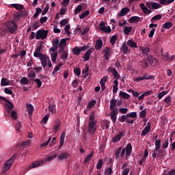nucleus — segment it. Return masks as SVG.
I'll list each match as a JSON object with an SVG mask.
<instances>
[{
  "label": "nucleus",
  "mask_w": 175,
  "mask_h": 175,
  "mask_svg": "<svg viewBox=\"0 0 175 175\" xmlns=\"http://www.w3.org/2000/svg\"><path fill=\"white\" fill-rule=\"evenodd\" d=\"M99 29L103 31V32H107V33H110V32H111V29L109 26H105V22H102L99 24Z\"/></svg>",
  "instance_id": "obj_8"
},
{
  "label": "nucleus",
  "mask_w": 175,
  "mask_h": 175,
  "mask_svg": "<svg viewBox=\"0 0 175 175\" xmlns=\"http://www.w3.org/2000/svg\"><path fill=\"white\" fill-rule=\"evenodd\" d=\"M94 51H95V49H94V47L89 49L84 55L83 59L85 61H90V57H91V55L92 53H94Z\"/></svg>",
  "instance_id": "obj_9"
},
{
  "label": "nucleus",
  "mask_w": 175,
  "mask_h": 175,
  "mask_svg": "<svg viewBox=\"0 0 175 175\" xmlns=\"http://www.w3.org/2000/svg\"><path fill=\"white\" fill-rule=\"evenodd\" d=\"M132 31V27L125 26L124 29V35H129V33Z\"/></svg>",
  "instance_id": "obj_44"
},
{
  "label": "nucleus",
  "mask_w": 175,
  "mask_h": 175,
  "mask_svg": "<svg viewBox=\"0 0 175 175\" xmlns=\"http://www.w3.org/2000/svg\"><path fill=\"white\" fill-rule=\"evenodd\" d=\"M103 53H104V57L105 59H109V57H110V48H109L108 46L106 47L103 50Z\"/></svg>",
  "instance_id": "obj_25"
},
{
  "label": "nucleus",
  "mask_w": 175,
  "mask_h": 175,
  "mask_svg": "<svg viewBox=\"0 0 175 175\" xmlns=\"http://www.w3.org/2000/svg\"><path fill=\"white\" fill-rule=\"evenodd\" d=\"M155 77L152 75H147V73H145L144 75V80H154Z\"/></svg>",
  "instance_id": "obj_45"
},
{
  "label": "nucleus",
  "mask_w": 175,
  "mask_h": 175,
  "mask_svg": "<svg viewBox=\"0 0 175 175\" xmlns=\"http://www.w3.org/2000/svg\"><path fill=\"white\" fill-rule=\"evenodd\" d=\"M126 117L129 118H137V112H131L126 113Z\"/></svg>",
  "instance_id": "obj_37"
},
{
  "label": "nucleus",
  "mask_w": 175,
  "mask_h": 175,
  "mask_svg": "<svg viewBox=\"0 0 175 175\" xmlns=\"http://www.w3.org/2000/svg\"><path fill=\"white\" fill-rule=\"evenodd\" d=\"M173 2H174V0H159V3H161V5H164L165 6L170 5V3H173Z\"/></svg>",
  "instance_id": "obj_29"
},
{
  "label": "nucleus",
  "mask_w": 175,
  "mask_h": 175,
  "mask_svg": "<svg viewBox=\"0 0 175 175\" xmlns=\"http://www.w3.org/2000/svg\"><path fill=\"white\" fill-rule=\"evenodd\" d=\"M10 114L11 118H12V120H17V112H16L15 111H11Z\"/></svg>",
  "instance_id": "obj_59"
},
{
  "label": "nucleus",
  "mask_w": 175,
  "mask_h": 175,
  "mask_svg": "<svg viewBox=\"0 0 175 175\" xmlns=\"http://www.w3.org/2000/svg\"><path fill=\"white\" fill-rule=\"evenodd\" d=\"M102 46H103V42L102 41V40H97L94 49L96 50H100V49H102Z\"/></svg>",
  "instance_id": "obj_20"
},
{
  "label": "nucleus",
  "mask_w": 175,
  "mask_h": 175,
  "mask_svg": "<svg viewBox=\"0 0 175 175\" xmlns=\"http://www.w3.org/2000/svg\"><path fill=\"white\" fill-rule=\"evenodd\" d=\"M96 103V101L95 100H92L88 104V107H89V109H92V107L95 106Z\"/></svg>",
  "instance_id": "obj_55"
},
{
  "label": "nucleus",
  "mask_w": 175,
  "mask_h": 175,
  "mask_svg": "<svg viewBox=\"0 0 175 175\" xmlns=\"http://www.w3.org/2000/svg\"><path fill=\"white\" fill-rule=\"evenodd\" d=\"M16 159V154H13L12 157L8 159L4 164L2 168V173H6L10 167H12V165H13V162H14Z\"/></svg>",
  "instance_id": "obj_3"
},
{
  "label": "nucleus",
  "mask_w": 175,
  "mask_h": 175,
  "mask_svg": "<svg viewBox=\"0 0 175 175\" xmlns=\"http://www.w3.org/2000/svg\"><path fill=\"white\" fill-rule=\"evenodd\" d=\"M33 81H34L36 84H37L38 88H40L42 87V81H40V79L36 78V79H34Z\"/></svg>",
  "instance_id": "obj_50"
},
{
  "label": "nucleus",
  "mask_w": 175,
  "mask_h": 175,
  "mask_svg": "<svg viewBox=\"0 0 175 175\" xmlns=\"http://www.w3.org/2000/svg\"><path fill=\"white\" fill-rule=\"evenodd\" d=\"M93 157H94V151L91 152V153L89 154L88 157L85 158L84 163H88V162H90V161H91Z\"/></svg>",
  "instance_id": "obj_33"
},
{
  "label": "nucleus",
  "mask_w": 175,
  "mask_h": 175,
  "mask_svg": "<svg viewBox=\"0 0 175 175\" xmlns=\"http://www.w3.org/2000/svg\"><path fill=\"white\" fill-rule=\"evenodd\" d=\"M27 77L29 79L30 81H31L35 79V77H36V73H35V71L31 70L29 72Z\"/></svg>",
  "instance_id": "obj_28"
},
{
  "label": "nucleus",
  "mask_w": 175,
  "mask_h": 175,
  "mask_svg": "<svg viewBox=\"0 0 175 175\" xmlns=\"http://www.w3.org/2000/svg\"><path fill=\"white\" fill-rule=\"evenodd\" d=\"M125 151L126 158L131 157V154H132V144H131L130 143L127 144Z\"/></svg>",
  "instance_id": "obj_13"
},
{
  "label": "nucleus",
  "mask_w": 175,
  "mask_h": 175,
  "mask_svg": "<svg viewBox=\"0 0 175 175\" xmlns=\"http://www.w3.org/2000/svg\"><path fill=\"white\" fill-rule=\"evenodd\" d=\"M96 131V120H95V114L92 113L89 118V124L88 132L90 135H94Z\"/></svg>",
  "instance_id": "obj_1"
},
{
  "label": "nucleus",
  "mask_w": 175,
  "mask_h": 175,
  "mask_svg": "<svg viewBox=\"0 0 175 175\" xmlns=\"http://www.w3.org/2000/svg\"><path fill=\"white\" fill-rule=\"evenodd\" d=\"M124 135H125V133H124V131L120 132L118 135L113 137V138L112 139L113 143H117V142H120V140H121V139Z\"/></svg>",
  "instance_id": "obj_12"
},
{
  "label": "nucleus",
  "mask_w": 175,
  "mask_h": 175,
  "mask_svg": "<svg viewBox=\"0 0 175 175\" xmlns=\"http://www.w3.org/2000/svg\"><path fill=\"white\" fill-rule=\"evenodd\" d=\"M36 58H40V60L41 61V64L43 68H46L47 66V62L50 61V57L46 56L45 55H43V53L40 54H36Z\"/></svg>",
  "instance_id": "obj_5"
},
{
  "label": "nucleus",
  "mask_w": 175,
  "mask_h": 175,
  "mask_svg": "<svg viewBox=\"0 0 175 175\" xmlns=\"http://www.w3.org/2000/svg\"><path fill=\"white\" fill-rule=\"evenodd\" d=\"M119 95L120 96H122V98H124V99H129V98H131V96L128 94V93L122 91L120 92Z\"/></svg>",
  "instance_id": "obj_34"
},
{
  "label": "nucleus",
  "mask_w": 175,
  "mask_h": 175,
  "mask_svg": "<svg viewBox=\"0 0 175 175\" xmlns=\"http://www.w3.org/2000/svg\"><path fill=\"white\" fill-rule=\"evenodd\" d=\"M81 10H83V5H78L77 7L75 10L74 14H75V15L79 14V13H80V12H81Z\"/></svg>",
  "instance_id": "obj_38"
},
{
  "label": "nucleus",
  "mask_w": 175,
  "mask_h": 175,
  "mask_svg": "<svg viewBox=\"0 0 175 175\" xmlns=\"http://www.w3.org/2000/svg\"><path fill=\"white\" fill-rule=\"evenodd\" d=\"M70 29V25H66L64 29L65 33H67V36H69L70 35V31H69Z\"/></svg>",
  "instance_id": "obj_57"
},
{
  "label": "nucleus",
  "mask_w": 175,
  "mask_h": 175,
  "mask_svg": "<svg viewBox=\"0 0 175 175\" xmlns=\"http://www.w3.org/2000/svg\"><path fill=\"white\" fill-rule=\"evenodd\" d=\"M42 49H43V44L41 42L39 46L36 49V51L33 53L34 57H36V55H38V54H42V53H40V50H42Z\"/></svg>",
  "instance_id": "obj_26"
},
{
  "label": "nucleus",
  "mask_w": 175,
  "mask_h": 175,
  "mask_svg": "<svg viewBox=\"0 0 175 175\" xmlns=\"http://www.w3.org/2000/svg\"><path fill=\"white\" fill-rule=\"evenodd\" d=\"M161 18H162V16L158 14V15H155L154 16H153L151 18V23H154V21H157L158 20H161Z\"/></svg>",
  "instance_id": "obj_49"
},
{
  "label": "nucleus",
  "mask_w": 175,
  "mask_h": 175,
  "mask_svg": "<svg viewBox=\"0 0 175 175\" xmlns=\"http://www.w3.org/2000/svg\"><path fill=\"white\" fill-rule=\"evenodd\" d=\"M102 166H103V160L100 159L97 163L96 169H98V170H100V168L102 167Z\"/></svg>",
  "instance_id": "obj_51"
},
{
  "label": "nucleus",
  "mask_w": 175,
  "mask_h": 175,
  "mask_svg": "<svg viewBox=\"0 0 175 175\" xmlns=\"http://www.w3.org/2000/svg\"><path fill=\"white\" fill-rule=\"evenodd\" d=\"M117 114H118V111H111V120L113 124L117 122Z\"/></svg>",
  "instance_id": "obj_15"
},
{
  "label": "nucleus",
  "mask_w": 175,
  "mask_h": 175,
  "mask_svg": "<svg viewBox=\"0 0 175 175\" xmlns=\"http://www.w3.org/2000/svg\"><path fill=\"white\" fill-rule=\"evenodd\" d=\"M111 72L112 73L115 79H116V80H118V79H120L121 76L120 75V74L118 73V72L116 68H111Z\"/></svg>",
  "instance_id": "obj_21"
},
{
  "label": "nucleus",
  "mask_w": 175,
  "mask_h": 175,
  "mask_svg": "<svg viewBox=\"0 0 175 175\" xmlns=\"http://www.w3.org/2000/svg\"><path fill=\"white\" fill-rule=\"evenodd\" d=\"M57 157H58V153L56 152L54 155L49 156L46 159H45V161L47 162H51V161H53V159H55Z\"/></svg>",
  "instance_id": "obj_39"
},
{
  "label": "nucleus",
  "mask_w": 175,
  "mask_h": 175,
  "mask_svg": "<svg viewBox=\"0 0 175 175\" xmlns=\"http://www.w3.org/2000/svg\"><path fill=\"white\" fill-rule=\"evenodd\" d=\"M161 8V5L158 3L153 2L152 3V9H159Z\"/></svg>",
  "instance_id": "obj_61"
},
{
  "label": "nucleus",
  "mask_w": 175,
  "mask_h": 175,
  "mask_svg": "<svg viewBox=\"0 0 175 175\" xmlns=\"http://www.w3.org/2000/svg\"><path fill=\"white\" fill-rule=\"evenodd\" d=\"M172 27H173V23H172V22H167L163 25L162 28H164V29H170Z\"/></svg>",
  "instance_id": "obj_35"
},
{
  "label": "nucleus",
  "mask_w": 175,
  "mask_h": 175,
  "mask_svg": "<svg viewBox=\"0 0 175 175\" xmlns=\"http://www.w3.org/2000/svg\"><path fill=\"white\" fill-rule=\"evenodd\" d=\"M164 175H175V169H172L171 171H168V173L164 174Z\"/></svg>",
  "instance_id": "obj_64"
},
{
  "label": "nucleus",
  "mask_w": 175,
  "mask_h": 175,
  "mask_svg": "<svg viewBox=\"0 0 175 175\" xmlns=\"http://www.w3.org/2000/svg\"><path fill=\"white\" fill-rule=\"evenodd\" d=\"M122 51L124 54H126V53H128V46H126V44L124 43L122 46Z\"/></svg>",
  "instance_id": "obj_56"
},
{
  "label": "nucleus",
  "mask_w": 175,
  "mask_h": 175,
  "mask_svg": "<svg viewBox=\"0 0 175 175\" xmlns=\"http://www.w3.org/2000/svg\"><path fill=\"white\" fill-rule=\"evenodd\" d=\"M8 29L10 33H14L17 31V25L14 21H10L8 23Z\"/></svg>",
  "instance_id": "obj_7"
},
{
  "label": "nucleus",
  "mask_w": 175,
  "mask_h": 175,
  "mask_svg": "<svg viewBox=\"0 0 175 175\" xmlns=\"http://www.w3.org/2000/svg\"><path fill=\"white\" fill-rule=\"evenodd\" d=\"M61 127V120L59 119H57L55 120V124L53 126V131L55 133L57 131L59 130V128Z\"/></svg>",
  "instance_id": "obj_14"
},
{
  "label": "nucleus",
  "mask_w": 175,
  "mask_h": 175,
  "mask_svg": "<svg viewBox=\"0 0 175 175\" xmlns=\"http://www.w3.org/2000/svg\"><path fill=\"white\" fill-rule=\"evenodd\" d=\"M150 51H151V49L149 46H144L141 49L142 54H144L146 57L148 56V53H150Z\"/></svg>",
  "instance_id": "obj_17"
},
{
  "label": "nucleus",
  "mask_w": 175,
  "mask_h": 175,
  "mask_svg": "<svg viewBox=\"0 0 175 175\" xmlns=\"http://www.w3.org/2000/svg\"><path fill=\"white\" fill-rule=\"evenodd\" d=\"M128 118V116H126V115H122V116H120V118H118V121H120V122H125V121H126V118Z\"/></svg>",
  "instance_id": "obj_52"
},
{
  "label": "nucleus",
  "mask_w": 175,
  "mask_h": 175,
  "mask_svg": "<svg viewBox=\"0 0 175 175\" xmlns=\"http://www.w3.org/2000/svg\"><path fill=\"white\" fill-rule=\"evenodd\" d=\"M40 13H42V9L40 8H37L36 10V13L33 15V17L35 18H36V17H38V16H39Z\"/></svg>",
  "instance_id": "obj_60"
},
{
  "label": "nucleus",
  "mask_w": 175,
  "mask_h": 175,
  "mask_svg": "<svg viewBox=\"0 0 175 175\" xmlns=\"http://www.w3.org/2000/svg\"><path fill=\"white\" fill-rule=\"evenodd\" d=\"M129 21L131 24H136V23H139V21H140V17L137 16H131Z\"/></svg>",
  "instance_id": "obj_16"
},
{
  "label": "nucleus",
  "mask_w": 175,
  "mask_h": 175,
  "mask_svg": "<svg viewBox=\"0 0 175 175\" xmlns=\"http://www.w3.org/2000/svg\"><path fill=\"white\" fill-rule=\"evenodd\" d=\"M52 44L53 47L49 49V51L51 53H55L58 50V47H59V40L58 38L53 40Z\"/></svg>",
  "instance_id": "obj_6"
},
{
  "label": "nucleus",
  "mask_w": 175,
  "mask_h": 175,
  "mask_svg": "<svg viewBox=\"0 0 175 175\" xmlns=\"http://www.w3.org/2000/svg\"><path fill=\"white\" fill-rule=\"evenodd\" d=\"M21 84H25L27 85V84H29V80L28 78L23 77V78L21 80Z\"/></svg>",
  "instance_id": "obj_48"
},
{
  "label": "nucleus",
  "mask_w": 175,
  "mask_h": 175,
  "mask_svg": "<svg viewBox=\"0 0 175 175\" xmlns=\"http://www.w3.org/2000/svg\"><path fill=\"white\" fill-rule=\"evenodd\" d=\"M150 131H151V128H150V126H146L144 129L142 131L141 136H146L147 133H150Z\"/></svg>",
  "instance_id": "obj_32"
},
{
  "label": "nucleus",
  "mask_w": 175,
  "mask_h": 175,
  "mask_svg": "<svg viewBox=\"0 0 175 175\" xmlns=\"http://www.w3.org/2000/svg\"><path fill=\"white\" fill-rule=\"evenodd\" d=\"M88 16H90V11L87 10L85 12H82V14L80 16L81 20H83V18H85Z\"/></svg>",
  "instance_id": "obj_46"
},
{
  "label": "nucleus",
  "mask_w": 175,
  "mask_h": 175,
  "mask_svg": "<svg viewBox=\"0 0 175 175\" xmlns=\"http://www.w3.org/2000/svg\"><path fill=\"white\" fill-rule=\"evenodd\" d=\"M113 173V167L111 166L109 169H107L105 170V174L106 175H111Z\"/></svg>",
  "instance_id": "obj_62"
},
{
  "label": "nucleus",
  "mask_w": 175,
  "mask_h": 175,
  "mask_svg": "<svg viewBox=\"0 0 175 175\" xmlns=\"http://www.w3.org/2000/svg\"><path fill=\"white\" fill-rule=\"evenodd\" d=\"M29 144H31V139H27L22 143L21 147H28Z\"/></svg>",
  "instance_id": "obj_54"
},
{
  "label": "nucleus",
  "mask_w": 175,
  "mask_h": 175,
  "mask_svg": "<svg viewBox=\"0 0 175 175\" xmlns=\"http://www.w3.org/2000/svg\"><path fill=\"white\" fill-rule=\"evenodd\" d=\"M80 47L75 46L72 49V54H74V55H80Z\"/></svg>",
  "instance_id": "obj_36"
},
{
  "label": "nucleus",
  "mask_w": 175,
  "mask_h": 175,
  "mask_svg": "<svg viewBox=\"0 0 175 175\" xmlns=\"http://www.w3.org/2000/svg\"><path fill=\"white\" fill-rule=\"evenodd\" d=\"M122 150V147H119L116 151H115V157L116 159H118L120 158V154H121V150Z\"/></svg>",
  "instance_id": "obj_43"
},
{
  "label": "nucleus",
  "mask_w": 175,
  "mask_h": 175,
  "mask_svg": "<svg viewBox=\"0 0 175 175\" xmlns=\"http://www.w3.org/2000/svg\"><path fill=\"white\" fill-rule=\"evenodd\" d=\"M11 6L16 9V10H23V9H24V5L22 4L14 3L12 4Z\"/></svg>",
  "instance_id": "obj_31"
},
{
  "label": "nucleus",
  "mask_w": 175,
  "mask_h": 175,
  "mask_svg": "<svg viewBox=\"0 0 175 175\" xmlns=\"http://www.w3.org/2000/svg\"><path fill=\"white\" fill-rule=\"evenodd\" d=\"M51 57L53 62H57V58L58 57V53L53 52V53H51Z\"/></svg>",
  "instance_id": "obj_40"
},
{
  "label": "nucleus",
  "mask_w": 175,
  "mask_h": 175,
  "mask_svg": "<svg viewBox=\"0 0 175 175\" xmlns=\"http://www.w3.org/2000/svg\"><path fill=\"white\" fill-rule=\"evenodd\" d=\"M127 44L131 47V49H137V44L135 42L132 40H129L127 41Z\"/></svg>",
  "instance_id": "obj_24"
},
{
  "label": "nucleus",
  "mask_w": 175,
  "mask_h": 175,
  "mask_svg": "<svg viewBox=\"0 0 175 175\" xmlns=\"http://www.w3.org/2000/svg\"><path fill=\"white\" fill-rule=\"evenodd\" d=\"M116 40H117V36L113 35L110 39V43L112 46H114V44H116Z\"/></svg>",
  "instance_id": "obj_53"
},
{
  "label": "nucleus",
  "mask_w": 175,
  "mask_h": 175,
  "mask_svg": "<svg viewBox=\"0 0 175 175\" xmlns=\"http://www.w3.org/2000/svg\"><path fill=\"white\" fill-rule=\"evenodd\" d=\"M62 66V64L59 63L56 67L54 68L52 75L55 76V73H57V72H58V70L61 69Z\"/></svg>",
  "instance_id": "obj_42"
},
{
  "label": "nucleus",
  "mask_w": 175,
  "mask_h": 175,
  "mask_svg": "<svg viewBox=\"0 0 175 175\" xmlns=\"http://www.w3.org/2000/svg\"><path fill=\"white\" fill-rule=\"evenodd\" d=\"M66 135V133L65 131H63L60 136V144L59 146V148H61L62 146H64V143L65 142V136Z\"/></svg>",
  "instance_id": "obj_19"
},
{
  "label": "nucleus",
  "mask_w": 175,
  "mask_h": 175,
  "mask_svg": "<svg viewBox=\"0 0 175 175\" xmlns=\"http://www.w3.org/2000/svg\"><path fill=\"white\" fill-rule=\"evenodd\" d=\"M116 106H117V100L111 99L110 100L109 109L111 111H118L117 108L116 109Z\"/></svg>",
  "instance_id": "obj_11"
},
{
  "label": "nucleus",
  "mask_w": 175,
  "mask_h": 175,
  "mask_svg": "<svg viewBox=\"0 0 175 175\" xmlns=\"http://www.w3.org/2000/svg\"><path fill=\"white\" fill-rule=\"evenodd\" d=\"M61 58H62V59H68V51H64L61 55Z\"/></svg>",
  "instance_id": "obj_63"
},
{
  "label": "nucleus",
  "mask_w": 175,
  "mask_h": 175,
  "mask_svg": "<svg viewBox=\"0 0 175 175\" xmlns=\"http://www.w3.org/2000/svg\"><path fill=\"white\" fill-rule=\"evenodd\" d=\"M56 105H55V103L54 102H49V105L48 107V109L49 110V111L51 113H52V114H55V113H57V108Z\"/></svg>",
  "instance_id": "obj_10"
},
{
  "label": "nucleus",
  "mask_w": 175,
  "mask_h": 175,
  "mask_svg": "<svg viewBox=\"0 0 175 175\" xmlns=\"http://www.w3.org/2000/svg\"><path fill=\"white\" fill-rule=\"evenodd\" d=\"M47 35H49V31L44 29H39L37 31L36 33V39L37 40H44V39L47 38Z\"/></svg>",
  "instance_id": "obj_4"
},
{
  "label": "nucleus",
  "mask_w": 175,
  "mask_h": 175,
  "mask_svg": "<svg viewBox=\"0 0 175 175\" xmlns=\"http://www.w3.org/2000/svg\"><path fill=\"white\" fill-rule=\"evenodd\" d=\"M0 100L5 102V103H4V105L6 109L7 113L8 114H10V113H12V110L14 109V105H13V103H11L9 99L6 98V97H3L2 96H0Z\"/></svg>",
  "instance_id": "obj_2"
},
{
  "label": "nucleus",
  "mask_w": 175,
  "mask_h": 175,
  "mask_svg": "<svg viewBox=\"0 0 175 175\" xmlns=\"http://www.w3.org/2000/svg\"><path fill=\"white\" fill-rule=\"evenodd\" d=\"M1 87H6V85H10V81L6 78H2L1 81Z\"/></svg>",
  "instance_id": "obj_23"
},
{
  "label": "nucleus",
  "mask_w": 175,
  "mask_h": 175,
  "mask_svg": "<svg viewBox=\"0 0 175 175\" xmlns=\"http://www.w3.org/2000/svg\"><path fill=\"white\" fill-rule=\"evenodd\" d=\"M145 61H147L148 64H150V65H152V64H154V60L152 59V55H149L147 58L146 60Z\"/></svg>",
  "instance_id": "obj_58"
},
{
  "label": "nucleus",
  "mask_w": 175,
  "mask_h": 175,
  "mask_svg": "<svg viewBox=\"0 0 175 175\" xmlns=\"http://www.w3.org/2000/svg\"><path fill=\"white\" fill-rule=\"evenodd\" d=\"M155 150L159 151L161 149V139L156 140L155 143Z\"/></svg>",
  "instance_id": "obj_41"
},
{
  "label": "nucleus",
  "mask_w": 175,
  "mask_h": 175,
  "mask_svg": "<svg viewBox=\"0 0 175 175\" xmlns=\"http://www.w3.org/2000/svg\"><path fill=\"white\" fill-rule=\"evenodd\" d=\"M66 46V40L65 39H62L60 42L59 41V47H64Z\"/></svg>",
  "instance_id": "obj_47"
},
{
  "label": "nucleus",
  "mask_w": 175,
  "mask_h": 175,
  "mask_svg": "<svg viewBox=\"0 0 175 175\" xmlns=\"http://www.w3.org/2000/svg\"><path fill=\"white\" fill-rule=\"evenodd\" d=\"M68 157H69V154H68V152H62L57 157V159L59 161H64V159H68Z\"/></svg>",
  "instance_id": "obj_22"
},
{
  "label": "nucleus",
  "mask_w": 175,
  "mask_h": 175,
  "mask_svg": "<svg viewBox=\"0 0 175 175\" xmlns=\"http://www.w3.org/2000/svg\"><path fill=\"white\" fill-rule=\"evenodd\" d=\"M129 10H130L127 7H125L120 10V13H118V16H120V17H124L125 14H128V13H129Z\"/></svg>",
  "instance_id": "obj_18"
},
{
  "label": "nucleus",
  "mask_w": 175,
  "mask_h": 175,
  "mask_svg": "<svg viewBox=\"0 0 175 175\" xmlns=\"http://www.w3.org/2000/svg\"><path fill=\"white\" fill-rule=\"evenodd\" d=\"M27 110L28 111L29 116H32V113H33V106L31 104H27Z\"/></svg>",
  "instance_id": "obj_30"
},
{
  "label": "nucleus",
  "mask_w": 175,
  "mask_h": 175,
  "mask_svg": "<svg viewBox=\"0 0 175 175\" xmlns=\"http://www.w3.org/2000/svg\"><path fill=\"white\" fill-rule=\"evenodd\" d=\"M39 166H40V163H39V161H35L29 166L27 170H31V169H35V167H39Z\"/></svg>",
  "instance_id": "obj_27"
}]
</instances>
